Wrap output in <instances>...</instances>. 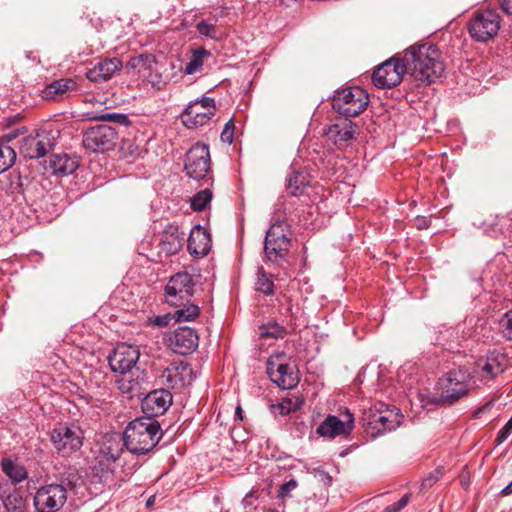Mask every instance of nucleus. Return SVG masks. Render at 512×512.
Segmentation results:
<instances>
[{
  "mask_svg": "<svg viewBox=\"0 0 512 512\" xmlns=\"http://www.w3.org/2000/svg\"><path fill=\"white\" fill-rule=\"evenodd\" d=\"M198 33L211 40L220 41L221 35L218 33L217 27L210 20H202L196 25Z\"/></svg>",
  "mask_w": 512,
  "mask_h": 512,
  "instance_id": "39",
  "label": "nucleus"
},
{
  "mask_svg": "<svg viewBox=\"0 0 512 512\" xmlns=\"http://www.w3.org/2000/svg\"><path fill=\"white\" fill-rule=\"evenodd\" d=\"M83 431L76 425L58 424L50 432V441L63 457L80 450L83 445Z\"/></svg>",
  "mask_w": 512,
  "mask_h": 512,
  "instance_id": "8",
  "label": "nucleus"
},
{
  "mask_svg": "<svg viewBox=\"0 0 512 512\" xmlns=\"http://www.w3.org/2000/svg\"><path fill=\"white\" fill-rule=\"evenodd\" d=\"M76 89L73 79L62 78L47 84L42 90V98L46 100H59L71 90Z\"/></svg>",
  "mask_w": 512,
  "mask_h": 512,
  "instance_id": "27",
  "label": "nucleus"
},
{
  "mask_svg": "<svg viewBox=\"0 0 512 512\" xmlns=\"http://www.w3.org/2000/svg\"><path fill=\"white\" fill-rule=\"evenodd\" d=\"M234 135V123L232 119H230L224 126V129L221 133V139L223 142H227L231 144L233 142Z\"/></svg>",
  "mask_w": 512,
  "mask_h": 512,
  "instance_id": "45",
  "label": "nucleus"
},
{
  "mask_svg": "<svg viewBox=\"0 0 512 512\" xmlns=\"http://www.w3.org/2000/svg\"><path fill=\"white\" fill-rule=\"evenodd\" d=\"M56 133L52 130H42L36 135L24 138L21 153L25 158L37 159L47 155L56 144Z\"/></svg>",
  "mask_w": 512,
  "mask_h": 512,
  "instance_id": "14",
  "label": "nucleus"
},
{
  "mask_svg": "<svg viewBox=\"0 0 512 512\" xmlns=\"http://www.w3.org/2000/svg\"><path fill=\"white\" fill-rule=\"evenodd\" d=\"M290 244V225L286 220L274 219L266 231L264 259L273 264H280L285 260Z\"/></svg>",
  "mask_w": 512,
  "mask_h": 512,
  "instance_id": "4",
  "label": "nucleus"
},
{
  "mask_svg": "<svg viewBox=\"0 0 512 512\" xmlns=\"http://www.w3.org/2000/svg\"><path fill=\"white\" fill-rule=\"evenodd\" d=\"M185 241V233L180 231L178 226L168 225L160 239V251L166 255H174L183 247Z\"/></svg>",
  "mask_w": 512,
  "mask_h": 512,
  "instance_id": "22",
  "label": "nucleus"
},
{
  "mask_svg": "<svg viewBox=\"0 0 512 512\" xmlns=\"http://www.w3.org/2000/svg\"><path fill=\"white\" fill-rule=\"evenodd\" d=\"M471 379L470 372L464 367L449 371L445 378L439 380L440 394L433 397L431 402L435 404H454L469 392L472 386Z\"/></svg>",
  "mask_w": 512,
  "mask_h": 512,
  "instance_id": "5",
  "label": "nucleus"
},
{
  "mask_svg": "<svg viewBox=\"0 0 512 512\" xmlns=\"http://www.w3.org/2000/svg\"><path fill=\"white\" fill-rule=\"evenodd\" d=\"M472 326H460L449 331V335H441V340L445 341L444 346L448 350L459 352L460 347H468L466 344L469 340H473L476 335H472Z\"/></svg>",
  "mask_w": 512,
  "mask_h": 512,
  "instance_id": "26",
  "label": "nucleus"
},
{
  "mask_svg": "<svg viewBox=\"0 0 512 512\" xmlns=\"http://www.w3.org/2000/svg\"><path fill=\"white\" fill-rule=\"evenodd\" d=\"M118 139L116 129L107 124L91 126L83 133V147L93 153H103L114 149Z\"/></svg>",
  "mask_w": 512,
  "mask_h": 512,
  "instance_id": "9",
  "label": "nucleus"
},
{
  "mask_svg": "<svg viewBox=\"0 0 512 512\" xmlns=\"http://www.w3.org/2000/svg\"><path fill=\"white\" fill-rule=\"evenodd\" d=\"M199 315V307L194 304L184 305L173 313L175 322L193 321Z\"/></svg>",
  "mask_w": 512,
  "mask_h": 512,
  "instance_id": "37",
  "label": "nucleus"
},
{
  "mask_svg": "<svg viewBox=\"0 0 512 512\" xmlns=\"http://www.w3.org/2000/svg\"><path fill=\"white\" fill-rule=\"evenodd\" d=\"M506 424L512 429V415Z\"/></svg>",
  "mask_w": 512,
  "mask_h": 512,
  "instance_id": "56",
  "label": "nucleus"
},
{
  "mask_svg": "<svg viewBox=\"0 0 512 512\" xmlns=\"http://www.w3.org/2000/svg\"><path fill=\"white\" fill-rule=\"evenodd\" d=\"M16 185H17V188H19L18 192H24V190L22 189L24 183H23V179L21 176H17Z\"/></svg>",
  "mask_w": 512,
  "mask_h": 512,
  "instance_id": "54",
  "label": "nucleus"
},
{
  "mask_svg": "<svg viewBox=\"0 0 512 512\" xmlns=\"http://www.w3.org/2000/svg\"><path fill=\"white\" fill-rule=\"evenodd\" d=\"M282 354L270 357L267 362V374L271 381L282 389L293 388L298 380L293 368L287 363L279 362Z\"/></svg>",
  "mask_w": 512,
  "mask_h": 512,
  "instance_id": "18",
  "label": "nucleus"
},
{
  "mask_svg": "<svg viewBox=\"0 0 512 512\" xmlns=\"http://www.w3.org/2000/svg\"><path fill=\"white\" fill-rule=\"evenodd\" d=\"M209 56H211V53L204 48H198L194 50L192 58L185 66V73L188 75H192L199 71L200 68L203 66V59Z\"/></svg>",
  "mask_w": 512,
  "mask_h": 512,
  "instance_id": "35",
  "label": "nucleus"
},
{
  "mask_svg": "<svg viewBox=\"0 0 512 512\" xmlns=\"http://www.w3.org/2000/svg\"><path fill=\"white\" fill-rule=\"evenodd\" d=\"M501 19L494 10L478 11L469 23L471 37L480 42L494 38L500 30Z\"/></svg>",
  "mask_w": 512,
  "mask_h": 512,
  "instance_id": "11",
  "label": "nucleus"
},
{
  "mask_svg": "<svg viewBox=\"0 0 512 512\" xmlns=\"http://www.w3.org/2000/svg\"><path fill=\"white\" fill-rule=\"evenodd\" d=\"M235 420L242 421L243 420V411L240 406H237L235 409Z\"/></svg>",
  "mask_w": 512,
  "mask_h": 512,
  "instance_id": "51",
  "label": "nucleus"
},
{
  "mask_svg": "<svg viewBox=\"0 0 512 512\" xmlns=\"http://www.w3.org/2000/svg\"><path fill=\"white\" fill-rule=\"evenodd\" d=\"M409 500H410V495L405 494L397 502L387 506L384 509V512H399L401 509H403L408 504Z\"/></svg>",
  "mask_w": 512,
  "mask_h": 512,
  "instance_id": "43",
  "label": "nucleus"
},
{
  "mask_svg": "<svg viewBox=\"0 0 512 512\" xmlns=\"http://www.w3.org/2000/svg\"><path fill=\"white\" fill-rule=\"evenodd\" d=\"M211 249L210 234L201 226H195L188 237V250L197 256H206Z\"/></svg>",
  "mask_w": 512,
  "mask_h": 512,
  "instance_id": "24",
  "label": "nucleus"
},
{
  "mask_svg": "<svg viewBox=\"0 0 512 512\" xmlns=\"http://www.w3.org/2000/svg\"><path fill=\"white\" fill-rule=\"evenodd\" d=\"M417 227L418 228H427L428 227V223H427V220L426 218H421V219H418L417 220Z\"/></svg>",
  "mask_w": 512,
  "mask_h": 512,
  "instance_id": "52",
  "label": "nucleus"
},
{
  "mask_svg": "<svg viewBox=\"0 0 512 512\" xmlns=\"http://www.w3.org/2000/svg\"><path fill=\"white\" fill-rule=\"evenodd\" d=\"M501 9L508 15H512V0H502Z\"/></svg>",
  "mask_w": 512,
  "mask_h": 512,
  "instance_id": "50",
  "label": "nucleus"
},
{
  "mask_svg": "<svg viewBox=\"0 0 512 512\" xmlns=\"http://www.w3.org/2000/svg\"><path fill=\"white\" fill-rule=\"evenodd\" d=\"M511 433H512V429L507 424H505L500 429V431L497 433V435L495 437L494 442H495L496 446H499L502 443H504L508 439V437L511 435Z\"/></svg>",
  "mask_w": 512,
  "mask_h": 512,
  "instance_id": "46",
  "label": "nucleus"
},
{
  "mask_svg": "<svg viewBox=\"0 0 512 512\" xmlns=\"http://www.w3.org/2000/svg\"><path fill=\"white\" fill-rule=\"evenodd\" d=\"M95 120L117 123L122 126L130 125V119L123 113H103L93 117Z\"/></svg>",
  "mask_w": 512,
  "mask_h": 512,
  "instance_id": "40",
  "label": "nucleus"
},
{
  "mask_svg": "<svg viewBox=\"0 0 512 512\" xmlns=\"http://www.w3.org/2000/svg\"><path fill=\"white\" fill-rule=\"evenodd\" d=\"M168 346L177 354L188 355L199 345L197 332L188 326H180L168 336Z\"/></svg>",
  "mask_w": 512,
  "mask_h": 512,
  "instance_id": "17",
  "label": "nucleus"
},
{
  "mask_svg": "<svg viewBox=\"0 0 512 512\" xmlns=\"http://www.w3.org/2000/svg\"><path fill=\"white\" fill-rule=\"evenodd\" d=\"M255 499L254 494L250 492L242 499V505L244 508L251 507L254 504Z\"/></svg>",
  "mask_w": 512,
  "mask_h": 512,
  "instance_id": "49",
  "label": "nucleus"
},
{
  "mask_svg": "<svg viewBox=\"0 0 512 512\" xmlns=\"http://www.w3.org/2000/svg\"><path fill=\"white\" fill-rule=\"evenodd\" d=\"M274 288L275 285L272 274L266 272L263 266H259L256 272V291L264 294L265 296H269L274 293Z\"/></svg>",
  "mask_w": 512,
  "mask_h": 512,
  "instance_id": "34",
  "label": "nucleus"
},
{
  "mask_svg": "<svg viewBox=\"0 0 512 512\" xmlns=\"http://www.w3.org/2000/svg\"><path fill=\"white\" fill-rule=\"evenodd\" d=\"M124 448L122 436H107L101 447V454L106 460L115 462L121 456Z\"/></svg>",
  "mask_w": 512,
  "mask_h": 512,
  "instance_id": "29",
  "label": "nucleus"
},
{
  "mask_svg": "<svg viewBox=\"0 0 512 512\" xmlns=\"http://www.w3.org/2000/svg\"><path fill=\"white\" fill-rule=\"evenodd\" d=\"M122 66L117 58H106L99 61L86 73L87 79L91 82H101L110 79Z\"/></svg>",
  "mask_w": 512,
  "mask_h": 512,
  "instance_id": "23",
  "label": "nucleus"
},
{
  "mask_svg": "<svg viewBox=\"0 0 512 512\" xmlns=\"http://www.w3.org/2000/svg\"><path fill=\"white\" fill-rule=\"evenodd\" d=\"M4 506L11 512H22L24 508L23 497L19 493L9 494L4 500Z\"/></svg>",
  "mask_w": 512,
  "mask_h": 512,
  "instance_id": "41",
  "label": "nucleus"
},
{
  "mask_svg": "<svg viewBox=\"0 0 512 512\" xmlns=\"http://www.w3.org/2000/svg\"><path fill=\"white\" fill-rule=\"evenodd\" d=\"M171 319H173V314L168 313V314L159 315V316L150 318L149 322L153 326L162 328V327H166L169 324Z\"/></svg>",
  "mask_w": 512,
  "mask_h": 512,
  "instance_id": "44",
  "label": "nucleus"
},
{
  "mask_svg": "<svg viewBox=\"0 0 512 512\" xmlns=\"http://www.w3.org/2000/svg\"><path fill=\"white\" fill-rule=\"evenodd\" d=\"M139 357L138 347L123 344L118 345L108 356V363L113 372L126 374L136 366Z\"/></svg>",
  "mask_w": 512,
  "mask_h": 512,
  "instance_id": "15",
  "label": "nucleus"
},
{
  "mask_svg": "<svg viewBox=\"0 0 512 512\" xmlns=\"http://www.w3.org/2000/svg\"><path fill=\"white\" fill-rule=\"evenodd\" d=\"M196 274L187 271L172 275L165 287L166 302L172 306H180L184 301H189L194 294Z\"/></svg>",
  "mask_w": 512,
  "mask_h": 512,
  "instance_id": "10",
  "label": "nucleus"
},
{
  "mask_svg": "<svg viewBox=\"0 0 512 512\" xmlns=\"http://www.w3.org/2000/svg\"><path fill=\"white\" fill-rule=\"evenodd\" d=\"M310 183V175L305 170L292 171L287 182V190L292 196L303 193L304 188Z\"/></svg>",
  "mask_w": 512,
  "mask_h": 512,
  "instance_id": "32",
  "label": "nucleus"
},
{
  "mask_svg": "<svg viewBox=\"0 0 512 512\" xmlns=\"http://www.w3.org/2000/svg\"><path fill=\"white\" fill-rule=\"evenodd\" d=\"M213 193L210 188H205L197 192L191 199V208L194 211H202L211 202Z\"/></svg>",
  "mask_w": 512,
  "mask_h": 512,
  "instance_id": "36",
  "label": "nucleus"
},
{
  "mask_svg": "<svg viewBox=\"0 0 512 512\" xmlns=\"http://www.w3.org/2000/svg\"><path fill=\"white\" fill-rule=\"evenodd\" d=\"M501 493L503 495H509L512 493V481L502 489Z\"/></svg>",
  "mask_w": 512,
  "mask_h": 512,
  "instance_id": "53",
  "label": "nucleus"
},
{
  "mask_svg": "<svg viewBox=\"0 0 512 512\" xmlns=\"http://www.w3.org/2000/svg\"><path fill=\"white\" fill-rule=\"evenodd\" d=\"M286 328L275 319H269L259 326V335L262 339H283Z\"/></svg>",
  "mask_w": 512,
  "mask_h": 512,
  "instance_id": "33",
  "label": "nucleus"
},
{
  "mask_svg": "<svg viewBox=\"0 0 512 512\" xmlns=\"http://www.w3.org/2000/svg\"><path fill=\"white\" fill-rule=\"evenodd\" d=\"M297 487V481L294 480V479H291L289 481H287L286 483H284L281 487H280V491H279V495L281 497H285L287 496L292 490H294L295 488Z\"/></svg>",
  "mask_w": 512,
  "mask_h": 512,
  "instance_id": "48",
  "label": "nucleus"
},
{
  "mask_svg": "<svg viewBox=\"0 0 512 512\" xmlns=\"http://www.w3.org/2000/svg\"><path fill=\"white\" fill-rule=\"evenodd\" d=\"M67 500V490L62 484H47L39 487L34 495L36 512H58Z\"/></svg>",
  "mask_w": 512,
  "mask_h": 512,
  "instance_id": "12",
  "label": "nucleus"
},
{
  "mask_svg": "<svg viewBox=\"0 0 512 512\" xmlns=\"http://www.w3.org/2000/svg\"><path fill=\"white\" fill-rule=\"evenodd\" d=\"M16 138V133L11 132L0 139V174L8 170L16 160L15 150L8 143Z\"/></svg>",
  "mask_w": 512,
  "mask_h": 512,
  "instance_id": "28",
  "label": "nucleus"
},
{
  "mask_svg": "<svg viewBox=\"0 0 512 512\" xmlns=\"http://www.w3.org/2000/svg\"><path fill=\"white\" fill-rule=\"evenodd\" d=\"M505 357L502 354L490 353L481 367L482 377L493 378L504 371Z\"/></svg>",
  "mask_w": 512,
  "mask_h": 512,
  "instance_id": "30",
  "label": "nucleus"
},
{
  "mask_svg": "<svg viewBox=\"0 0 512 512\" xmlns=\"http://www.w3.org/2000/svg\"><path fill=\"white\" fill-rule=\"evenodd\" d=\"M357 132V126L350 119L343 118L330 125L326 130L327 138L338 147H344Z\"/></svg>",
  "mask_w": 512,
  "mask_h": 512,
  "instance_id": "21",
  "label": "nucleus"
},
{
  "mask_svg": "<svg viewBox=\"0 0 512 512\" xmlns=\"http://www.w3.org/2000/svg\"><path fill=\"white\" fill-rule=\"evenodd\" d=\"M444 71L436 45L422 44L411 46L402 58L392 57L382 63L373 72L372 81L378 88H392L402 81L405 73H409L419 85L428 86Z\"/></svg>",
  "mask_w": 512,
  "mask_h": 512,
  "instance_id": "1",
  "label": "nucleus"
},
{
  "mask_svg": "<svg viewBox=\"0 0 512 512\" xmlns=\"http://www.w3.org/2000/svg\"><path fill=\"white\" fill-rule=\"evenodd\" d=\"M215 100L202 97L190 102L181 114L182 123L187 128H196L207 124L215 114Z\"/></svg>",
  "mask_w": 512,
  "mask_h": 512,
  "instance_id": "13",
  "label": "nucleus"
},
{
  "mask_svg": "<svg viewBox=\"0 0 512 512\" xmlns=\"http://www.w3.org/2000/svg\"><path fill=\"white\" fill-rule=\"evenodd\" d=\"M45 169L49 170L54 175H70L78 167V162L74 157L67 154H53L50 156L49 161H45Z\"/></svg>",
  "mask_w": 512,
  "mask_h": 512,
  "instance_id": "25",
  "label": "nucleus"
},
{
  "mask_svg": "<svg viewBox=\"0 0 512 512\" xmlns=\"http://www.w3.org/2000/svg\"><path fill=\"white\" fill-rule=\"evenodd\" d=\"M401 418L396 407H390L380 402L369 408H364L361 422L366 434L375 439L399 427Z\"/></svg>",
  "mask_w": 512,
  "mask_h": 512,
  "instance_id": "3",
  "label": "nucleus"
},
{
  "mask_svg": "<svg viewBox=\"0 0 512 512\" xmlns=\"http://www.w3.org/2000/svg\"><path fill=\"white\" fill-rule=\"evenodd\" d=\"M154 501H155V496H151L147 501H146V506H151L154 504Z\"/></svg>",
  "mask_w": 512,
  "mask_h": 512,
  "instance_id": "55",
  "label": "nucleus"
},
{
  "mask_svg": "<svg viewBox=\"0 0 512 512\" xmlns=\"http://www.w3.org/2000/svg\"><path fill=\"white\" fill-rule=\"evenodd\" d=\"M161 438L160 424L152 417H138L130 421L122 434L125 448L135 456L151 452Z\"/></svg>",
  "mask_w": 512,
  "mask_h": 512,
  "instance_id": "2",
  "label": "nucleus"
},
{
  "mask_svg": "<svg viewBox=\"0 0 512 512\" xmlns=\"http://www.w3.org/2000/svg\"><path fill=\"white\" fill-rule=\"evenodd\" d=\"M3 473L13 482L20 483L27 479L28 473L25 467L10 458H3L1 461Z\"/></svg>",
  "mask_w": 512,
  "mask_h": 512,
  "instance_id": "31",
  "label": "nucleus"
},
{
  "mask_svg": "<svg viewBox=\"0 0 512 512\" xmlns=\"http://www.w3.org/2000/svg\"><path fill=\"white\" fill-rule=\"evenodd\" d=\"M172 404V395L167 389H157L148 393L142 400L141 407L144 417L163 415Z\"/></svg>",
  "mask_w": 512,
  "mask_h": 512,
  "instance_id": "19",
  "label": "nucleus"
},
{
  "mask_svg": "<svg viewBox=\"0 0 512 512\" xmlns=\"http://www.w3.org/2000/svg\"><path fill=\"white\" fill-rule=\"evenodd\" d=\"M301 405L298 399L285 398L277 404L271 405V410L275 414L287 415L293 411H296Z\"/></svg>",
  "mask_w": 512,
  "mask_h": 512,
  "instance_id": "38",
  "label": "nucleus"
},
{
  "mask_svg": "<svg viewBox=\"0 0 512 512\" xmlns=\"http://www.w3.org/2000/svg\"><path fill=\"white\" fill-rule=\"evenodd\" d=\"M315 477L319 482L323 483L324 486H330L332 483V477L328 472L322 469L315 470Z\"/></svg>",
  "mask_w": 512,
  "mask_h": 512,
  "instance_id": "47",
  "label": "nucleus"
},
{
  "mask_svg": "<svg viewBox=\"0 0 512 512\" xmlns=\"http://www.w3.org/2000/svg\"><path fill=\"white\" fill-rule=\"evenodd\" d=\"M354 417L349 410L345 413V420H340L334 415H329L316 429L321 437L335 438L340 435H348L353 429Z\"/></svg>",
  "mask_w": 512,
  "mask_h": 512,
  "instance_id": "20",
  "label": "nucleus"
},
{
  "mask_svg": "<svg viewBox=\"0 0 512 512\" xmlns=\"http://www.w3.org/2000/svg\"><path fill=\"white\" fill-rule=\"evenodd\" d=\"M184 170L189 178L212 184L213 175L210 169V152L204 143H196L186 153Z\"/></svg>",
  "mask_w": 512,
  "mask_h": 512,
  "instance_id": "7",
  "label": "nucleus"
},
{
  "mask_svg": "<svg viewBox=\"0 0 512 512\" xmlns=\"http://www.w3.org/2000/svg\"><path fill=\"white\" fill-rule=\"evenodd\" d=\"M195 377L191 365L181 361L171 363L162 372L161 381L166 384L168 388L181 389L186 385H190Z\"/></svg>",
  "mask_w": 512,
  "mask_h": 512,
  "instance_id": "16",
  "label": "nucleus"
},
{
  "mask_svg": "<svg viewBox=\"0 0 512 512\" xmlns=\"http://www.w3.org/2000/svg\"><path fill=\"white\" fill-rule=\"evenodd\" d=\"M368 103V95L360 87H348L337 90L332 98L333 109L347 119L362 113Z\"/></svg>",
  "mask_w": 512,
  "mask_h": 512,
  "instance_id": "6",
  "label": "nucleus"
},
{
  "mask_svg": "<svg viewBox=\"0 0 512 512\" xmlns=\"http://www.w3.org/2000/svg\"><path fill=\"white\" fill-rule=\"evenodd\" d=\"M499 331L505 339L512 340V309L500 319Z\"/></svg>",
  "mask_w": 512,
  "mask_h": 512,
  "instance_id": "42",
  "label": "nucleus"
}]
</instances>
